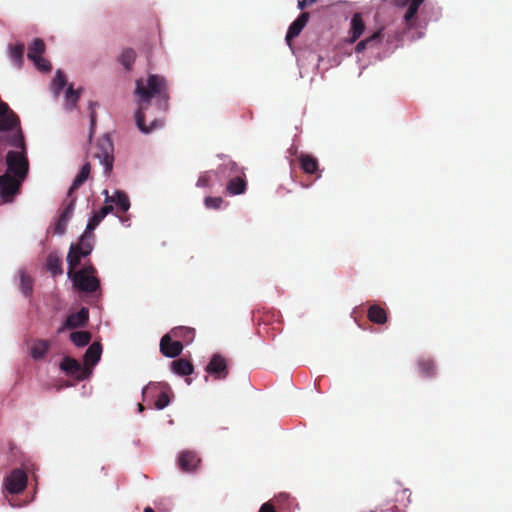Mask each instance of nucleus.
I'll return each mask as SVG.
<instances>
[{
  "label": "nucleus",
  "instance_id": "nucleus-1",
  "mask_svg": "<svg viewBox=\"0 0 512 512\" xmlns=\"http://www.w3.org/2000/svg\"><path fill=\"white\" fill-rule=\"evenodd\" d=\"M136 94L140 98L139 109L136 113V124L143 133H150L158 127L163 126L161 120H151L149 126L146 122V112L152 98L157 99L159 108L166 110L169 99L166 80L159 75H149L146 80L136 81Z\"/></svg>",
  "mask_w": 512,
  "mask_h": 512
},
{
  "label": "nucleus",
  "instance_id": "nucleus-2",
  "mask_svg": "<svg viewBox=\"0 0 512 512\" xmlns=\"http://www.w3.org/2000/svg\"><path fill=\"white\" fill-rule=\"evenodd\" d=\"M67 275L72 280L74 287L81 292L93 294L100 291L97 270L90 261L86 262L79 270L68 267Z\"/></svg>",
  "mask_w": 512,
  "mask_h": 512
},
{
  "label": "nucleus",
  "instance_id": "nucleus-3",
  "mask_svg": "<svg viewBox=\"0 0 512 512\" xmlns=\"http://www.w3.org/2000/svg\"><path fill=\"white\" fill-rule=\"evenodd\" d=\"M218 171L221 173L228 172L230 177L226 184V193L229 195H240L246 191L247 182L246 176L241 167L234 161H229L218 167Z\"/></svg>",
  "mask_w": 512,
  "mask_h": 512
},
{
  "label": "nucleus",
  "instance_id": "nucleus-4",
  "mask_svg": "<svg viewBox=\"0 0 512 512\" xmlns=\"http://www.w3.org/2000/svg\"><path fill=\"white\" fill-rule=\"evenodd\" d=\"M94 234L85 231L78 243H72L67 255V264L69 268H77L81 260L91 254L93 251Z\"/></svg>",
  "mask_w": 512,
  "mask_h": 512
},
{
  "label": "nucleus",
  "instance_id": "nucleus-5",
  "mask_svg": "<svg viewBox=\"0 0 512 512\" xmlns=\"http://www.w3.org/2000/svg\"><path fill=\"white\" fill-rule=\"evenodd\" d=\"M114 147L109 135L105 134L97 141L93 156L99 159L100 163L104 167V173L109 175L113 169L114 161Z\"/></svg>",
  "mask_w": 512,
  "mask_h": 512
},
{
  "label": "nucleus",
  "instance_id": "nucleus-6",
  "mask_svg": "<svg viewBox=\"0 0 512 512\" xmlns=\"http://www.w3.org/2000/svg\"><path fill=\"white\" fill-rule=\"evenodd\" d=\"M23 179L12 176L9 173L0 176V196L4 202H12L20 191Z\"/></svg>",
  "mask_w": 512,
  "mask_h": 512
},
{
  "label": "nucleus",
  "instance_id": "nucleus-7",
  "mask_svg": "<svg viewBox=\"0 0 512 512\" xmlns=\"http://www.w3.org/2000/svg\"><path fill=\"white\" fill-rule=\"evenodd\" d=\"M8 173L24 179L28 172V160L26 157L17 151H9L6 156Z\"/></svg>",
  "mask_w": 512,
  "mask_h": 512
},
{
  "label": "nucleus",
  "instance_id": "nucleus-8",
  "mask_svg": "<svg viewBox=\"0 0 512 512\" xmlns=\"http://www.w3.org/2000/svg\"><path fill=\"white\" fill-rule=\"evenodd\" d=\"M60 369L67 376L72 377L78 381L85 379L91 373L90 368H86L78 360L70 356H65L62 359L60 363Z\"/></svg>",
  "mask_w": 512,
  "mask_h": 512
},
{
  "label": "nucleus",
  "instance_id": "nucleus-9",
  "mask_svg": "<svg viewBox=\"0 0 512 512\" xmlns=\"http://www.w3.org/2000/svg\"><path fill=\"white\" fill-rule=\"evenodd\" d=\"M392 3L398 8H404L407 6V9L403 16V21L405 27L407 29H412L416 25L417 13L419 7L423 4L425 0H391Z\"/></svg>",
  "mask_w": 512,
  "mask_h": 512
},
{
  "label": "nucleus",
  "instance_id": "nucleus-10",
  "mask_svg": "<svg viewBox=\"0 0 512 512\" xmlns=\"http://www.w3.org/2000/svg\"><path fill=\"white\" fill-rule=\"evenodd\" d=\"M28 477L22 469H14L5 477L4 486L10 494H19L25 490Z\"/></svg>",
  "mask_w": 512,
  "mask_h": 512
},
{
  "label": "nucleus",
  "instance_id": "nucleus-11",
  "mask_svg": "<svg viewBox=\"0 0 512 512\" xmlns=\"http://www.w3.org/2000/svg\"><path fill=\"white\" fill-rule=\"evenodd\" d=\"M215 379H224L228 375L227 361L220 354H214L205 368Z\"/></svg>",
  "mask_w": 512,
  "mask_h": 512
},
{
  "label": "nucleus",
  "instance_id": "nucleus-12",
  "mask_svg": "<svg viewBox=\"0 0 512 512\" xmlns=\"http://www.w3.org/2000/svg\"><path fill=\"white\" fill-rule=\"evenodd\" d=\"M75 203L76 198L68 199V201L65 202V207L60 212V215L54 225V233L63 235L66 232L67 224L74 212Z\"/></svg>",
  "mask_w": 512,
  "mask_h": 512
},
{
  "label": "nucleus",
  "instance_id": "nucleus-13",
  "mask_svg": "<svg viewBox=\"0 0 512 512\" xmlns=\"http://www.w3.org/2000/svg\"><path fill=\"white\" fill-rule=\"evenodd\" d=\"M174 337L171 332L164 335L160 341V350L163 355L174 358L181 354L183 344L179 340H172Z\"/></svg>",
  "mask_w": 512,
  "mask_h": 512
},
{
  "label": "nucleus",
  "instance_id": "nucleus-14",
  "mask_svg": "<svg viewBox=\"0 0 512 512\" xmlns=\"http://www.w3.org/2000/svg\"><path fill=\"white\" fill-rule=\"evenodd\" d=\"M19 124V119L9 106L0 102V131L14 129Z\"/></svg>",
  "mask_w": 512,
  "mask_h": 512
},
{
  "label": "nucleus",
  "instance_id": "nucleus-15",
  "mask_svg": "<svg viewBox=\"0 0 512 512\" xmlns=\"http://www.w3.org/2000/svg\"><path fill=\"white\" fill-rule=\"evenodd\" d=\"M201 460L194 451H182L178 457V465L184 472H194Z\"/></svg>",
  "mask_w": 512,
  "mask_h": 512
},
{
  "label": "nucleus",
  "instance_id": "nucleus-16",
  "mask_svg": "<svg viewBox=\"0 0 512 512\" xmlns=\"http://www.w3.org/2000/svg\"><path fill=\"white\" fill-rule=\"evenodd\" d=\"M309 13L308 12H302L296 20H294L287 31L285 40L289 46H291V42L294 38H296L303 28L306 26L307 22L309 21Z\"/></svg>",
  "mask_w": 512,
  "mask_h": 512
},
{
  "label": "nucleus",
  "instance_id": "nucleus-17",
  "mask_svg": "<svg viewBox=\"0 0 512 512\" xmlns=\"http://www.w3.org/2000/svg\"><path fill=\"white\" fill-rule=\"evenodd\" d=\"M365 23L360 13H355L352 16L349 30V43H355L364 33Z\"/></svg>",
  "mask_w": 512,
  "mask_h": 512
},
{
  "label": "nucleus",
  "instance_id": "nucleus-18",
  "mask_svg": "<svg viewBox=\"0 0 512 512\" xmlns=\"http://www.w3.org/2000/svg\"><path fill=\"white\" fill-rule=\"evenodd\" d=\"M90 171H91V166H90V163L87 162L82 166L81 170L75 177L71 187L69 188L68 193H67L68 199L75 198L73 196V193L88 179V177L90 175Z\"/></svg>",
  "mask_w": 512,
  "mask_h": 512
},
{
  "label": "nucleus",
  "instance_id": "nucleus-19",
  "mask_svg": "<svg viewBox=\"0 0 512 512\" xmlns=\"http://www.w3.org/2000/svg\"><path fill=\"white\" fill-rule=\"evenodd\" d=\"M102 353V346L100 343H93L88 347L84 354V366L86 368L92 367L100 360Z\"/></svg>",
  "mask_w": 512,
  "mask_h": 512
},
{
  "label": "nucleus",
  "instance_id": "nucleus-20",
  "mask_svg": "<svg viewBox=\"0 0 512 512\" xmlns=\"http://www.w3.org/2000/svg\"><path fill=\"white\" fill-rule=\"evenodd\" d=\"M105 203H115L116 208L122 213L127 212L130 208L129 198L123 191H117L113 197L107 195Z\"/></svg>",
  "mask_w": 512,
  "mask_h": 512
},
{
  "label": "nucleus",
  "instance_id": "nucleus-21",
  "mask_svg": "<svg viewBox=\"0 0 512 512\" xmlns=\"http://www.w3.org/2000/svg\"><path fill=\"white\" fill-rule=\"evenodd\" d=\"M170 332L174 339L179 340L181 343H190L195 336V330L187 326L174 327Z\"/></svg>",
  "mask_w": 512,
  "mask_h": 512
},
{
  "label": "nucleus",
  "instance_id": "nucleus-22",
  "mask_svg": "<svg viewBox=\"0 0 512 512\" xmlns=\"http://www.w3.org/2000/svg\"><path fill=\"white\" fill-rule=\"evenodd\" d=\"M46 267L53 276L61 275L63 273L62 259L57 252H51L47 256Z\"/></svg>",
  "mask_w": 512,
  "mask_h": 512
},
{
  "label": "nucleus",
  "instance_id": "nucleus-23",
  "mask_svg": "<svg viewBox=\"0 0 512 512\" xmlns=\"http://www.w3.org/2000/svg\"><path fill=\"white\" fill-rule=\"evenodd\" d=\"M172 370L180 376H188L193 373L194 367L190 361L179 358L172 362Z\"/></svg>",
  "mask_w": 512,
  "mask_h": 512
},
{
  "label": "nucleus",
  "instance_id": "nucleus-24",
  "mask_svg": "<svg viewBox=\"0 0 512 512\" xmlns=\"http://www.w3.org/2000/svg\"><path fill=\"white\" fill-rule=\"evenodd\" d=\"M382 37H383L382 30H378V31L374 32L371 36H369L366 39L361 40L360 42L357 43V45L355 47V52L361 53L367 47L376 46L378 43H380Z\"/></svg>",
  "mask_w": 512,
  "mask_h": 512
},
{
  "label": "nucleus",
  "instance_id": "nucleus-25",
  "mask_svg": "<svg viewBox=\"0 0 512 512\" xmlns=\"http://www.w3.org/2000/svg\"><path fill=\"white\" fill-rule=\"evenodd\" d=\"M299 162L302 170L307 174H314L318 171V161L309 154H301Z\"/></svg>",
  "mask_w": 512,
  "mask_h": 512
},
{
  "label": "nucleus",
  "instance_id": "nucleus-26",
  "mask_svg": "<svg viewBox=\"0 0 512 512\" xmlns=\"http://www.w3.org/2000/svg\"><path fill=\"white\" fill-rule=\"evenodd\" d=\"M417 363L422 377L432 378L436 375V366L432 359L420 358Z\"/></svg>",
  "mask_w": 512,
  "mask_h": 512
},
{
  "label": "nucleus",
  "instance_id": "nucleus-27",
  "mask_svg": "<svg viewBox=\"0 0 512 512\" xmlns=\"http://www.w3.org/2000/svg\"><path fill=\"white\" fill-rule=\"evenodd\" d=\"M50 348V343L46 340L37 341L31 348V356L34 360H41L45 357Z\"/></svg>",
  "mask_w": 512,
  "mask_h": 512
},
{
  "label": "nucleus",
  "instance_id": "nucleus-28",
  "mask_svg": "<svg viewBox=\"0 0 512 512\" xmlns=\"http://www.w3.org/2000/svg\"><path fill=\"white\" fill-rule=\"evenodd\" d=\"M45 43L42 39L40 38H36L34 39V41L32 42L31 45H29L28 47V53H27V56L30 60H33L35 58H39L43 55V53L45 52Z\"/></svg>",
  "mask_w": 512,
  "mask_h": 512
},
{
  "label": "nucleus",
  "instance_id": "nucleus-29",
  "mask_svg": "<svg viewBox=\"0 0 512 512\" xmlns=\"http://www.w3.org/2000/svg\"><path fill=\"white\" fill-rule=\"evenodd\" d=\"M70 340L78 347H84L91 341V333L88 331H74L70 334Z\"/></svg>",
  "mask_w": 512,
  "mask_h": 512
},
{
  "label": "nucleus",
  "instance_id": "nucleus-30",
  "mask_svg": "<svg viewBox=\"0 0 512 512\" xmlns=\"http://www.w3.org/2000/svg\"><path fill=\"white\" fill-rule=\"evenodd\" d=\"M19 288L24 296L29 297L33 292V280L24 271L20 272V285Z\"/></svg>",
  "mask_w": 512,
  "mask_h": 512
},
{
  "label": "nucleus",
  "instance_id": "nucleus-31",
  "mask_svg": "<svg viewBox=\"0 0 512 512\" xmlns=\"http://www.w3.org/2000/svg\"><path fill=\"white\" fill-rule=\"evenodd\" d=\"M136 59V53L132 48H126L122 51L119 60L126 70H131Z\"/></svg>",
  "mask_w": 512,
  "mask_h": 512
},
{
  "label": "nucleus",
  "instance_id": "nucleus-32",
  "mask_svg": "<svg viewBox=\"0 0 512 512\" xmlns=\"http://www.w3.org/2000/svg\"><path fill=\"white\" fill-rule=\"evenodd\" d=\"M24 50L25 47L22 43L10 47V58L18 67L22 65Z\"/></svg>",
  "mask_w": 512,
  "mask_h": 512
},
{
  "label": "nucleus",
  "instance_id": "nucleus-33",
  "mask_svg": "<svg viewBox=\"0 0 512 512\" xmlns=\"http://www.w3.org/2000/svg\"><path fill=\"white\" fill-rule=\"evenodd\" d=\"M367 312V320H387L386 311L379 305H371Z\"/></svg>",
  "mask_w": 512,
  "mask_h": 512
},
{
  "label": "nucleus",
  "instance_id": "nucleus-34",
  "mask_svg": "<svg viewBox=\"0 0 512 512\" xmlns=\"http://www.w3.org/2000/svg\"><path fill=\"white\" fill-rule=\"evenodd\" d=\"M217 171L209 170L200 174L196 186L199 188L211 187L212 179L216 176Z\"/></svg>",
  "mask_w": 512,
  "mask_h": 512
},
{
  "label": "nucleus",
  "instance_id": "nucleus-35",
  "mask_svg": "<svg viewBox=\"0 0 512 512\" xmlns=\"http://www.w3.org/2000/svg\"><path fill=\"white\" fill-rule=\"evenodd\" d=\"M224 203V200L222 197H211L207 196L204 199V205L207 209H214L218 210L221 208L222 204Z\"/></svg>",
  "mask_w": 512,
  "mask_h": 512
},
{
  "label": "nucleus",
  "instance_id": "nucleus-36",
  "mask_svg": "<svg viewBox=\"0 0 512 512\" xmlns=\"http://www.w3.org/2000/svg\"><path fill=\"white\" fill-rule=\"evenodd\" d=\"M279 312L277 311H271V310H264L263 312L260 310H257L253 313V319L257 318V320H270L279 318Z\"/></svg>",
  "mask_w": 512,
  "mask_h": 512
},
{
  "label": "nucleus",
  "instance_id": "nucleus-37",
  "mask_svg": "<svg viewBox=\"0 0 512 512\" xmlns=\"http://www.w3.org/2000/svg\"><path fill=\"white\" fill-rule=\"evenodd\" d=\"M170 403V397L166 391H162L158 398L155 401V408L158 410H162L167 407Z\"/></svg>",
  "mask_w": 512,
  "mask_h": 512
},
{
  "label": "nucleus",
  "instance_id": "nucleus-38",
  "mask_svg": "<svg viewBox=\"0 0 512 512\" xmlns=\"http://www.w3.org/2000/svg\"><path fill=\"white\" fill-rule=\"evenodd\" d=\"M32 61L39 71L48 72L52 69L50 62L42 56L39 58H35Z\"/></svg>",
  "mask_w": 512,
  "mask_h": 512
},
{
  "label": "nucleus",
  "instance_id": "nucleus-39",
  "mask_svg": "<svg viewBox=\"0 0 512 512\" xmlns=\"http://www.w3.org/2000/svg\"><path fill=\"white\" fill-rule=\"evenodd\" d=\"M66 82H67V80H66L65 74L63 72H61L60 70H58L57 73H56V76H55V78L53 80V84L55 86V89L57 91L62 90L65 87Z\"/></svg>",
  "mask_w": 512,
  "mask_h": 512
},
{
  "label": "nucleus",
  "instance_id": "nucleus-40",
  "mask_svg": "<svg viewBox=\"0 0 512 512\" xmlns=\"http://www.w3.org/2000/svg\"><path fill=\"white\" fill-rule=\"evenodd\" d=\"M103 220L102 216L97 213V211L93 214V216L89 219L88 224L86 226V230L89 233H93V230L99 225V223Z\"/></svg>",
  "mask_w": 512,
  "mask_h": 512
},
{
  "label": "nucleus",
  "instance_id": "nucleus-41",
  "mask_svg": "<svg viewBox=\"0 0 512 512\" xmlns=\"http://www.w3.org/2000/svg\"><path fill=\"white\" fill-rule=\"evenodd\" d=\"M66 320H89V310L86 307H82L76 315L72 314Z\"/></svg>",
  "mask_w": 512,
  "mask_h": 512
},
{
  "label": "nucleus",
  "instance_id": "nucleus-42",
  "mask_svg": "<svg viewBox=\"0 0 512 512\" xmlns=\"http://www.w3.org/2000/svg\"><path fill=\"white\" fill-rule=\"evenodd\" d=\"M66 99L68 103L74 106L79 99V93L75 91L72 86H69L66 92Z\"/></svg>",
  "mask_w": 512,
  "mask_h": 512
},
{
  "label": "nucleus",
  "instance_id": "nucleus-43",
  "mask_svg": "<svg viewBox=\"0 0 512 512\" xmlns=\"http://www.w3.org/2000/svg\"><path fill=\"white\" fill-rule=\"evenodd\" d=\"M98 104L96 102H90L89 103V109H90V122H91V132H90V138L92 137V133H93V130H94V127H95V124H96V111H95V107L97 106Z\"/></svg>",
  "mask_w": 512,
  "mask_h": 512
},
{
  "label": "nucleus",
  "instance_id": "nucleus-44",
  "mask_svg": "<svg viewBox=\"0 0 512 512\" xmlns=\"http://www.w3.org/2000/svg\"><path fill=\"white\" fill-rule=\"evenodd\" d=\"M113 209L114 207L111 203H106L103 207L100 208V210L97 211V213L100 214L104 219L106 215L113 211Z\"/></svg>",
  "mask_w": 512,
  "mask_h": 512
},
{
  "label": "nucleus",
  "instance_id": "nucleus-45",
  "mask_svg": "<svg viewBox=\"0 0 512 512\" xmlns=\"http://www.w3.org/2000/svg\"><path fill=\"white\" fill-rule=\"evenodd\" d=\"M364 313V308L359 306V307H356L352 313H351V316L354 320H357L358 318L362 317Z\"/></svg>",
  "mask_w": 512,
  "mask_h": 512
},
{
  "label": "nucleus",
  "instance_id": "nucleus-46",
  "mask_svg": "<svg viewBox=\"0 0 512 512\" xmlns=\"http://www.w3.org/2000/svg\"><path fill=\"white\" fill-rule=\"evenodd\" d=\"M258 512H276V510L270 502H266L260 507Z\"/></svg>",
  "mask_w": 512,
  "mask_h": 512
},
{
  "label": "nucleus",
  "instance_id": "nucleus-47",
  "mask_svg": "<svg viewBox=\"0 0 512 512\" xmlns=\"http://www.w3.org/2000/svg\"><path fill=\"white\" fill-rule=\"evenodd\" d=\"M314 2H316V0H300L298 1V8L303 10L307 5H311Z\"/></svg>",
  "mask_w": 512,
  "mask_h": 512
},
{
  "label": "nucleus",
  "instance_id": "nucleus-48",
  "mask_svg": "<svg viewBox=\"0 0 512 512\" xmlns=\"http://www.w3.org/2000/svg\"><path fill=\"white\" fill-rule=\"evenodd\" d=\"M64 323H65L67 328H76V327L84 326V324L86 322H70V321H67V322H64Z\"/></svg>",
  "mask_w": 512,
  "mask_h": 512
},
{
  "label": "nucleus",
  "instance_id": "nucleus-49",
  "mask_svg": "<svg viewBox=\"0 0 512 512\" xmlns=\"http://www.w3.org/2000/svg\"><path fill=\"white\" fill-rule=\"evenodd\" d=\"M138 410H139V412H142L144 410L143 404H141V403L138 404Z\"/></svg>",
  "mask_w": 512,
  "mask_h": 512
},
{
  "label": "nucleus",
  "instance_id": "nucleus-50",
  "mask_svg": "<svg viewBox=\"0 0 512 512\" xmlns=\"http://www.w3.org/2000/svg\"><path fill=\"white\" fill-rule=\"evenodd\" d=\"M144 512H155L151 507H146Z\"/></svg>",
  "mask_w": 512,
  "mask_h": 512
},
{
  "label": "nucleus",
  "instance_id": "nucleus-51",
  "mask_svg": "<svg viewBox=\"0 0 512 512\" xmlns=\"http://www.w3.org/2000/svg\"><path fill=\"white\" fill-rule=\"evenodd\" d=\"M148 389H149V387L145 388V389L143 390V393H146V391H147Z\"/></svg>",
  "mask_w": 512,
  "mask_h": 512
}]
</instances>
